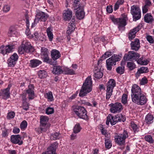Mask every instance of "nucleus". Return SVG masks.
<instances>
[{"label": "nucleus", "mask_w": 154, "mask_h": 154, "mask_svg": "<svg viewBox=\"0 0 154 154\" xmlns=\"http://www.w3.org/2000/svg\"><path fill=\"white\" fill-rule=\"evenodd\" d=\"M91 76H88L86 79L79 93V96L83 97L92 90V82Z\"/></svg>", "instance_id": "1"}, {"label": "nucleus", "mask_w": 154, "mask_h": 154, "mask_svg": "<svg viewBox=\"0 0 154 154\" xmlns=\"http://www.w3.org/2000/svg\"><path fill=\"white\" fill-rule=\"evenodd\" d=\"M80 0H74L73 4L74 10H76L75 15L76 18L79 20L83 19L85 16L83 6L81 4Z\"/></svg>", "instance_id": "2"}, {"label": "nucleus", "mask_w": 154, "mask_h": 154, "mask_svg": "<svg viewBox=\"0 0 154 154\" xmlns=\"http://www.w3.org/2000/svg\"><path fill=\"white\" fill-rule=\"evenodd\" d=\"M125 119V118L121 114L117 115L115 116H112L111 114H109L107 117L106 124L108 125L110 122L112 125H114L118 122H124Z\"/></svg>", "instance_id": "3"}, {"label": "nucleus", "mask_w": 154, "mask_h": 154, "mask_svg": "<svg viewBox=\"0 0 154 154\" xmlns=\"http://www.w3.org/2000/svg\"><path fill=\"white\" fill-rule=\"evenodd\" d=\"M131 97L132 101L135 103V99L139 100L141 98V95H143L141 89L137 85L134 84L132 86L131 90Z\"/></svg>", "instance_id": "4"}, {"label": "nucleus", "mask_w": 154, "mask_h": 154, "mask_svg": "<svg viewBox=\"0 0 154 154\" xmlns=\"http://www.w3.org/2000/svg\"><path fill=\"white\" fill-rule=\"evenodd\" d=\"M128 137V133L125 130H124L122 134L115 136V142L119 146L124 145L125 143V140Z\"/></svg>", "instance_id": "5"}, {"label": "nucleus", "mask_w": 154, "mask_h": 154, "mask_svg": "<svg viewBox=\"0 0 154 154\" xmlns=\"http://www.w3.org/2000/svg\"><path fill=\"white\" fill-rule=\"evenodd\" d=\"M120 57L119 55H113L111 57L106 60V66L107 69L111 70L112 66L116 65V62L120 60Z\"/></svg>", "instance_id": "6"}, {"label": "nucleus", "mask_w": 154, "mask_h": 154, "mask_svg": "<svg viewBox=\"0 0 154 154\" xmlns=\"http://www.w3.org/2000/svg\"><path fill=\"white\" fill-rule=\"evenodd\" d=\"M116 82L113 79H110L106 84V99L109 100L112 94L113 89L115 86Z\"/></svg>", "instance_id": "7"}, {"label": "nucleus", "mask_w": 154, "mask_h": 154, "mask_svg": "<svg viewBox=\"0 0 154 154\" xmlns=\"http://www.w3.org/2000/svg\"><path fill=\"white\" fill-rule=\"evenodd\" d=\"M131 13L133 16V20L136 21L141 17V11L139 7L133 5L131 7Z\"/></svg>", "instance_id": "8"}, {"label": "nucleus", "mask_w": 154, "mask_h": 154, "mask_svg": "<svg viewBox=\"0 0 154 154\" xmlns=\"http://www.w3.org/2000/svg\"><path fill=\"white\" fill-rule=\"evenodd\" d=\"M41 51V55L43 62L52 64L51 59L49 58V52L48 49L44 47H42Z\"/></svg>", "instance_id": "9"}, {"label": "nucleus", "mask_w": 154, "mask_h": 154, "mask_svg": "<svg viewBox=\"0 0 154 154\" xmlns=\"http://www.w3.org/2000/svg\"><path fill=\"white\" fill-rule=\"evenodd\" d=\"M112 21L116 24H117L120 30H124L125 26L126 25V20L125 18H116L113 17H110Z\"/></svg>", "instance_id": "10"}, {"label": "nucleus", "mask_w": 154, "mask_h": 154, "mask_svg": "<svg viewBox=\"0 0 154 154\" xmlns=\"http://www.w3.org/2000/svg\"><path fill=\"white\" fill-rule=\"evenodd\" d=\"M74 112L80 118L85 119H87L86 111L84 107L77 106L75 109Z\"/></svg>", "instance_id": "11"}, {"label": "nucleus", "mask_w": 154, "mask_h": 154, "mask_svg": "<svg viewBox=\"0 0 154 154\" xmlns=\"http://www.w3.org/2000/svg\"><path fill=\"white\" fill-rule=\"evenodd\" d=\"M140 57V54L134 51H130L125 54L123 59L125 61H131L137 60Z\"/></svg>", "instance_id": "12"}, {"label": "nucleus", "mask_w": 154, "mask_h": 154, "mask_svg": "<svg viewBox=\"0 0 154 154\" xmlns=\"http://www.w3.org/2000/svg\"><path fill=\"white\" fill-rule=\"evenodd\" d=\"M48 17V15L44 12L42 11L38 12L37 14L36 18L34 20V23H37L39 21L45 22Z\"/></svg>", "instance_id": "13"}, {"label": "nucleus", "mask_w": 154, "mask_h": 154, "mask_svg": "<svg viewBox=\"0 0 154 154\" xmlns=\"http://www.w3.org/2000/svg\"><path fill=\"white\" fill-rule=\"evenodd\" d=\"M109 106L110 107V111L113 113L119 112L122 109V106L120 103H111Z\"/></svg>", "instance_id": "14"}, {"label": "nucleus", "mask_w": 154, "mask_h": 154, "mask_svg": "<svg viewBox=\"0 0 154 154\" xmlns=\"http://www.w3.org/2000/svg\"><path fill=\"white\" fill-rule=\"evenodd\" d=\"M14 45H8L5 46H2L0 48V53L5 55L12 52L14 48Z\"/></svg>", "instance_id": "15"}, {"label": "nucleus", "mask_w": 154, "mask_h": 154, "mask_svg": "<svg viewBox=\"0 0 154 154\" xmlns=\"http://www.w3.org/2000/svg\"><path fill=\"white\" fill-rule=\"evenodd\" d=\"M34 87L33 85H29L28 89L26 90V94L28 95V97L29 100H32L34 98Z\"/></svg>", "instance_id": "16"}, {"label": "nucleus", "mask_w": 154, "mask_h": 154, "mask_svg": "<svg viewBox=\"0 0 154 154\" xmlns=\"http://www.w3.org/2000/svg\"><path fill=\"white\" fill-rule=\"evenodd\" d=\"M58 143L57 142L52 144L47 149V151L42 154H56L55 152L57 147L58 146Z\"/></svg>", "instance_id": "17"}, {"label": "nucleus", "mask_w": 154, "mask_h": 154, "mask_svg": "<svg viewBox=\"0 0 154 154\" xmlns=\"http://www.w3.org/2000/svg\"><path fill=\"white\" fill-rule=\"evenodd\" d=\"M11 141L14 144L21 145L23 143L21 137L19 134L12 135L11 137Z\"/></svg>", "instance_id": "18"}, {"label": "nucleus", "mask_w": 154, "mask_h": 154, "mask_svg": "<svg viewBox=\"0 0 154 154\" xmlns=\"http://www.w3.org/2000/svg\"><path fill=\"white\" fill-rule=\"evenodd\" d=\"M23 47L25 49V51L26 53H31L33 52L34 51V48L31 45L30 43L27 41H23Z\"/></svg>", "instance_id": "19"}, {"label": "nucleus", "mask_w": 154, "mask_h": 154, "mask_svg": "<svg viewBox=\"0 0 154 154\" xmlns=\"http://www.w3.org/2000/svg\"><path fill=\"white\" fill-rule=\"evenodd\" d=\"M141 26L138 25L136 27L131 30L130 32L128 34L129 39L132 40L136 36V34L141 29Z\"/></svg>", "instance_id": "20"}, {"label": "nucleus", "mask_w": 154, "mask_h": 154, "mask_svg": "<svg viewBox=\"0 0 154 154\" xmlns=\"http://www.w3.org/2000/svg\"><path fill=\"white\" fill-rule=\"evenodd\" d=\"M72 16V12L69 9L65 10L63 14V17L65 21H69Z\"/></svg>", "instance_id": "21"}, {"label": "nucleus", "mask_w": 154, "mask_h": 154, "mask_svg": "<svg viewBox=\"0 0 154 154\" xmlns=\"http://www.w3.org/2000/svg\"><path fill=\"white\" fill-rule=\"evenodd\" d=\"M131 45L132 50L138 51L140 47L139 40L137 38L135 39L134 41L131 42Z\"/></svg>", "instance_id": "22"}, {"label": "nucleus", "mask_w": 154, "mask_h": 154, "mask_svg": "<svg viewBox=\"0 0 154 154\" xmlns=\"http://www.w3.org/2000/svg\"><path fill=\"white\" fill-rule=\"evenodd\" d=\"M51 54L52 58L54 61L59 58L61 56L59 51L56 49H53L51 51Z\"/></svg>", "instance_id": "23"}, {"label": "nucleus", "mask_w": 154, "mask_h": 154, "mask_svg": "<svg viewBox=\"0 0 154 154\" xmlns=\"http://www.w3.org/2000/svg\"><path fill=\"white\" fill-rule=\"evenodd\" d=\"M75 21V20L72 19L70 23H69L68 29L66 31V33L68 34V35L70 34L73 31L74 29L73 26L74 25V23Z\"/></svg>", "instance_id": "24"}, {"label": "nucleus", "mask_w": 154, "mask_h": 154, "mask_svg": "<svg viewBox=\"0 0 154 154\" xmlns=\"http://www.w3.org/2000/svg\"><path fill=\"white\" fill-rule=\"evenodd\" d=\"M139 100H138L136 99L135 103L138 105H141L145 104L147 101V99L144 94L143 95H141V98Z\"/></svg>", "instance_id": "25"}, {"label": "nucleus", "mask_w": 154, "mask_h": 154, "mask_svg": "<svg viewBox=\"0 0 154 154\" xmlns=\"http://www.w3.org/2000/svg\"><path fill=\"white\" fill-rule=\"evenodd\" d=\"M63 70L62 67L59 66H54L52 71L54 73L57 75L63 73Z\"/></svg>", "instance_id": "26"}, {"label": "nucleus", "mask_w": 154, "mask_h": 154, "mask_svg": "<svg viewBox=\"0 0 154 154\" xmlns=\"http://www.w3.org/2000/svg\"><path fill=\"white\" fill-rule=\"evenodd\" d=\"M0 96L2 97L3 99H7L10 96L9 91L5 89L0 93Z\"/></svg>", "instance_id": "27"}, {"label": "nucleus", "mask_w": 154, "mask_h": 154, "mask_svg": "<svg viewBox=\"0 0 154 154\" xmlns=\"http://www.w3.org/2000/svg\"><path fill=\"white\" fill-rule=\"evenodd\" d=\"M94 76L97 79H100L102 77L103 73L101 70L99 69H96L94 71Z\"/></svg>", "instance_id": "28"}, {"label": "nucleus", "mask_w": 154, "mask_h": 154, "mask_svg": "<svg viewBox=\"0 0 154 154\" xmlns=\"http://www.w3.org/2000/svg\"><path fill=\"white\" fill-rule=\"evenodd\" d=\"M42 62L39 60L33 59L30 61V65L32 67H35L40 64H41Z\"/></svg>", "instance_id": "29"}, {"label": "nucleus", "mask_w": 154, "mask_h": 154, "mask_svg": "<svg viewBox=\"0 0 154 154\" xmlns=\"http://www.w3.org/2000/svg\"><path fill=\"white\" fill-rule=\"evenodd\" d=\"M112 54V52H111L107 51L101 57V59L98 61V65H99L100 61L102 62L103 60H105L106 58L111 56Z\"/></svg>", "instance_id": "30"}, {"label": "nucleus", "mask_w": 154, "mask_h": 154, "mask_svg": "<svg viewBox=\"0 0 154 154\" xmlns=\"http://www.w3.org/2000/svg\"><path fill=\"white\" fill-rule=\"evenodd\" d=\"M153 117L151 114H148L146 116L145 121L147 124H150L153 122Z\"/></svg>", "instance_id": "31"}, {"label": "nucleus", "mask_w": 154, "mask_h": 154, "mask_svg": "<svg viewBox=\"0 0 154 154\" xmlns=\"http://www.w3.org/2000/svg\"><path fill=\"white\" fill-rule=\"evenodd\" d=\"M48 119L47 117L42 116L40 117V124L42 126H46Z\"/></svg>", "instance_id": "32"}, {"label": "nucleus", "mask_w": 154, "mask_h": 154, "mask_svg": "<svg viewBox=\"0 0 154 154\" xmlns=\"http://www.w3.org/2000/svg\"><path fill=\"white\" fill-rule=\"evenodd\" d=\"M153 17L150 15L148 14H146L144 17L145 21L147 23L152 22L153 20Z\"/></svg>", "instance_id": "33"}, {"label": "nucleus", "mask_w": 154, "mask_h": 154, "mask_svg": "<svg viewBox=\"0 0 154 154\" xmlns=\"http://www.w3.org/2000/svg\"><path fill=\"white\" fill-rule=\"evenodd\" d=\"M46 32L49 40L51 41H52L53 38L52 30L51 29V28L49 27L47 28L46 30Z\"/></svg>", "instance_id": "34"}, {"label": "nucleus", "mask_w": 154, "mask_h": 154, "mask_svg": "<svg viewBox=\"0 0 154 154\" xmlns=\"http://www.w3.org/2000/svg\"><path fill=\"white\" fill-rule=\"evenodd\" d=\"M60 138V134L57 132H55L52 134L51 136V140H58Z\"/></svg>", "instance_id": "35"}, {"label": "nucleus", "mask_w": 154, "mask_h": 154, "mask_svg": "<svg viewBox=\"0 0 154 154\" xmlns=\"http://www.w3.org/2000/svg\"><path fill=\"white\" fill-rule=\"evenodd\" d=\"M63 73L65 74H69L70 75L75 74L74 70L69 68H65L63 69Z\"/></svg>", "instance_id": "36"}, {"label": "nucleus", "mask_w": 154, "mask_h": 154, "mask_svg": "<svg viewBox=\"0 0 154 154\" xmlns=\"http://www.w3.org/2000/svg\"><path fill=\"white\" fill-rule=\"evenodd\" d=\"M82 128L79 123L76 124L73 128V133L76 134L79 133L80 131Z\"/></svg>", "instance_id": "37"}, {"label": "nucleus", "mask_w": 154, "mask_h": 154, "mask_svg": "<svg viewBox=\"0 0 154 154\" xmlns=\"http://www.w3.org/2000/svg\"><path fill=\"white\" fill-rule=\"evenodd\" d=\"M124 2V0H118L117 1L114 5V10L116 11L119 8V5H122Z\"/></svg>", "instance_id": "38"}, {"label": "nucleus", "mask_w": 154, "mask_h": 154, "mask_svg": "<svg viewBox=\"0 0 154 154\" xmlns=\"http://www.w3.org/2000/svg\"><path fill=\"white\" fill-rule=\"evenodd\" d=\"M137 63L140 64L146 65L148 63V61L147 60H143V57H142L137 61Z\"/></svg>", "instance_id": "39"}, {"label": "nucleus", "mask_w": 154, "mask_h": 154, "mask_svg": "<svg viewBox=\"0 0 154 154\" xmlns=\"http://www.w3.org/2000/svg\"><path fill=\"white\" fill-rule=\"evenodd\" d=\"M16 32L14 28L12 27L10 28L8 32V35L9 36H14L15 35Z\"/></svg>", "instance_id": "40"}, {"label": "nucleus", "mask_w": 154, "mask_h": 154, "mask_svg": "<svg viewBox=\"0 0 154 154\" xmlns=\"http://www.w3.org/2000/svg\"><path fill=\"white\" fill-rule=\"evenodd\" d=\"M127 66L130 70H132L135 69L136 67L134 63L132 62H128Z\"/></svg>", "instance_id": "41"}, {"label": "nucleus", "mask_w": 154, "mask_h": 154, "mask_svg": "<svg viewBox=\"0 0 154 154\" xmlns=\"http://www.w3.org/2000/svg\"><path fill=\"white\" fill-rule=\"evenodd\" d=\"M144 138L146 141L150 143H152L154 142V140L151 135H147L145 136Z\"/></svg>", "instance_id": "42"}, {"label": "nucleus", "mask_w": 154, "mask_h": 154, "mask_svg": "<svg viewBox=\"0 0 154 154\" xmlns=\"http://www.w3.org/2000/svg\"><path fill=\"white\" fill-rule=\"evenodd\" d=\"M131 126L134 132L136 133L139 131V127H138L137 125L134 123L131 122Z\"/></svg>", "instance_id": "43"}, {"label": "nucleus", "mask_w": 154, "mask_h": 154, "mask_svg": "<svg viewBox=\"0 0 154 154\" xmlns=\"http://www.w3.org/2000/svg\"><path fill=\"white\" fill-rule=\"evenodd\" d=\"M117 72L121 75L123 74L125 71V69L124 67L118 66L116 69Z\"/></svg>", "instance_id": "44"}, {"label": "nucleus", "mask_w": 154, "mask_h": 154, "mask_svg": "<svg viewBox=\"0 0 154 154\" xmlns=\"http://www.w3.org/2000/svg\"><path fill=\"white\" fill-rule=\"evenodd\" d=\"M16 61L13 60V59L9 58L8 61L9 66L10 67H13L15 64Z\"/></svg>", "instance_id": "45"}, {"label": "nucleus", "mask_w": 154, "mask_h": 154, "mask_svg": "<svg viewBox=\"0 0 154 154\" xmlns=\"http://www.w3.org/2000/svg\"><path fill=\"white\" fill-rule=\"evenodd\" d=\"M38 75L40 78L43 79L45 77L46 72L44 71L40 70L38 72Z\"/></svg>", "instance_id": "46"}, {"label": "nucleus", "mask_w": 154, "mask_h": 154, "mask_svg": "<svg viewBox=\"0 0 154 154\" xmlns=\"http://www.w3.org/2000/svg\"><path fill=\"white\" fill-rule=\"evenodd\" d=\"M105 146L108 149H109L111 147L112 143L109 140L106 139L105 140Z\"/></svg>", "instance_id": "47"}, {"label": "nucleus", "mask_w": 154, "mask_h": 154, "mask_svg": "<svg viewBox=\"0 0 154 154\" xmlns=\"http://www.w3.org/2000/svg\"><path fill=\"white\" fill-rule=\"evenodd\" d=\"M23 45L24 44L23 41L21 45V46L18 48V52L20 54H23L24 52H25V49L23 46Z\"/></svg>", "instance_id": "48"}, {"label": "nucleus", "mask_w": 154, "mask_h": 154, "mask_svg": "<svg viewBox=\"0 0 154 154\" xmlns=\"http://www.w3.org/2000/svg\"><path fill=\"white\" fill-rule=\"evenodd\" d=\"M27 122L25 121H23L20 124V128L21 129H24L26 128L27 126Z\"/></svg>", "instance_id": "49"}, {"label": "nucleus", "mask_w": 154, "mask_h": 154, "mask_svg": "<svg viewBox=\"0 0 154 154\" xmlns=\"http://www.w3.org/2000/svg\"><path fill=\"white\" fill-rule=\"evenodd\" d=\"M54 112V109L53 108L48 107L46 109V113L49 115L53 113Z\"/></svg>", "instance_id": "50"}, {"label": "nucleus", "mask_w": 154, "mask_h": 154, "mask_svg": "<svg viewBox=\"0 0 154 154\" xmlns=\"http://www.w3.org/2000/svg\"><path fill=\"white\" fill-rule=\"evenodd\" d=\"M47 98L50 100V101H52L53 100V96L52 93L51 92H49L46 93Z\"/></svg>", "instance_id": "51"}, {"label": "nucleus", "mask_w": 154, "mask_h": 154, "mask_svg": "<svg viewBox=\"0 0 154 154\" xmlns=\"http://www.w3.org/2000/svg\"><path fill=\"white\" fill-rule=\"evenodd\" d=\"M23 109L26 111L29 108V104L26 101H23Z\"/></svg>", "instance_id": "52"}, {"label": "nucleus", "mask_w": 154, "mask_h": 154, "mask_svg": "<svg viewBox=\"0 0 154 154\" xmlns=\"http://www.w3.org/2000/svg\"><path fill=\"white\" fill-rule=\"evenodd\" d=\"M122 102L124 104L127 103V96L126 94H124L122 98Z\"/></svg>", "instance_id": "53"}, {"label": "nucleus", "mask_w": 154, "mask_h": 154, "mask_svg": "<svg viewBox=\"0 0 154 154\" xmlns=\"http://www.w3.org/2000/svg\"><path fill=\"white\" fill-rule=\"evenodd\" d=\"M139 70L141 72H140L142 73H146L148 72V69L147 67H140Z\"/></svg>", "instance_id": "54"}, {"label": "nucleus", "mask_w": 154, "mask_h": 154, "mask_svg": "<svg viewBox=\"0 0 154 154\" xmlns=\"http://www.w3.org/2000/svg\"><path fill=\"white\" fill-rule=\"evenodd\" d=\"M15 115V114L14 112H9L8 114L7 118L8 119L13 118L14 117Z\"/></svg>", "instance_id": "55"}, {"label": "nucleus", "mask_w": 154, "mask_h": 154, "mask_svg": "<svg viewBox=\"0 0 154 154\" xmlns=\"http://www.w3.org/2000/svg\"><path fill=\"white\" fill-rule=\"evenodd\" d=\"M147 40L150 43H153L154 42V40L153 39L152 36L148 35L146 37Z\"/></svg>", "instance_id": "56"}, {"label": "nucleus", "mask_w": 154, "mask_h": 154, "mask_svg": "<svg viewBox=\"0 0 154 154\" xmlns=\"http://www.w3.org/2000/svg\"><path fill=\"white\" fill-rule=\"evenodd\" d=\"M10 7L8 5L4 6L3 7V11L5 12H7L9 11Z\"/></svg>", "instance_id": "57"}, {"label": "nucleus", "mask_w": 154, "mask_h": 154, "mask_svg": "<svg viewBox=\"0 0 154 154\" xmlns=\"http://www.w3.org/2000/svg\"><path fill=\"white\" fill-rule=\"evenodd\" d=\"M18 58V57L16 53L14 54L11 56L10 58L13 59V60L17 61Z\"/></svg>", "instance_id": "58"}, {"label": "nucleus", "mask_w": 154, "mask_h": 154, "mask_svg": "<svg viewBox=\"0 0 154 154\" xmlns=\"http://www.w3.org/2000/svg\"><path fill=\"white\" fill-rule=\"evenodd\" d=\"M145 6L149 8L151 5V3L149 0H145Z\"/></svg>", "instance_id": "59"}, {"label": "nucleus", "mask_w": 154, "mask_h": 154, "mask_svg": "<svg viewBox=\"0 0 154 154\" xmlns=\"http://www.w3.org/2000/svg\"><path fill=\"white\" fill-rule=\"evenodd\" d=\"M106 11L109 13H111L113 11L112 8V6H107L106 8Z\"/></svg>", "instance_id": "60"}, {"label": "nucleus", "mask_w": 154, "mask_h": 154, "mask_svg": "<svg viewBox=\"0 0 154 154\" xmlns=\"http://www.w3.org/2000/svg\"><path fill=\"white\" fill-rule=\"evenodd\" d=\"M147 82V80L146 79L143 78L140 82V84L141 85H144Z\"/></svg>", "instance_id": "61"}, {"label": "nucleus", "mask_w": 154, "mask_h": 154, "mask_svg": "<svg viewBox=\"0 0 154 154\" xmlns=\"http://www.w3.org/2000/svg\"><path fill=\"white\" fill-rule=\"evenodd\" d=\"M20 129L17 127H14L13 130V132L14 134H18L20 132Z\"/></svg>", "instance_id": "62"}, {"label": "nucleus", "mask_w": 154, "mask_h": 154, "mask_svg": "<svg viewBox=\"0 0 154 154\" xmlns=\"http://www.w3.org/2000/svg\"><path fill=\"white\" fill-rule=\"evenodd\" d=\"M8 130L5 129L3 131L2 133V136L3 137H5L8 136Z\"/></svg>", "instance_id": "63"}, {"label": "nucleus", "mask_w": 154, "mask_h": 154, "mask_svg": "<svg viewBox=\"0 0 154 154\" xmlns=\"http://www.w3.org/2000/svg\"><path fill=\"white\" fill-rule=\"evenodd\" d=\"M149 7L144 5L143 7V13H146L148 11V8Z\"/></svg>", "instance_id": "64"}]
</instances>
